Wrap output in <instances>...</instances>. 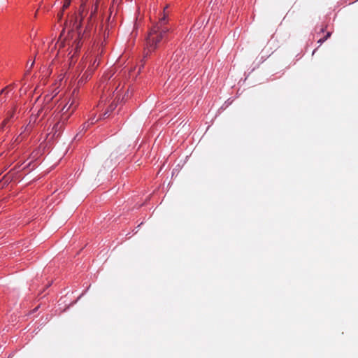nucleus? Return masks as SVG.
Listing matches in <instances>:
<instances>
[{
  "label": "nucleus",
  "mask_w": 358,
  "mask_h": 358,
  "mask_svg": "<svg viewBox=\"0 0 358 358\" xmlns=\"http://www.w3.org/2000/svg\"><path fill=\"white\" fill-rule=\"evenodd\" d=\"M324 31V27H322V28L321 29V31H322V32H323Z\"/></svg>",
  "instance_id": "15"
},
{
  "label": "nucleus",
  "mask_w": 358,
  "mask_h": 358,
  "mask_svg": "<svg viewBox=\"0 0 358 358\" xmlns=\"http://www.w3.org/2000/svg\"><path fill=\"white\" fill-rule=\"evenodd\" d=\"M64 10H62V11H60V12H59V13H57V17H58V19H59V20H61V19H62V16H63V14H64Z\"/></svg>",
  "instance_id": "11"
},
{
  "label": "nucleus",
  "mask_w": 358,
  "mask_h": 358,
  "mask_svg": "<svg viewBox=\"0 0 358 358\" xmlns=\"http://www.w3.org/2000/svg\"><path fill=\"white\" fill-rule=\"evenodd\" d=\"M316 50H317V49H315V50H313V55H314V54H315V52H316Z\"/></svg>",
  "instance_id": "14"
},
{
  "label": "nucleus",
  "mask_w": 358,
  "mask_h": 358,
  "mask_svg": "<svg viewBox=\"0 0 358 358\" xmlns=\"http://www.w3.org/2000/svg\"><path fill=\"white\" fill-rule=\"evenodd\" d=\"M78 105V101L74 96L69 97L66 104L62 108L63 112L62 118L66 121L69 115L74 112Z\"/></svg>",
  "instance_id": "3"
},
{
  "label": "nucleus",
  "mask_w": 358,
  "mask_h": 358,
  "mask_svg": "<svg viewBox=\"0 0 358 358\" xmlns=\"http://www.w3.org/2000/svg\"><path fill=\"white\" fill-rule=\"evenodd\" d=\"M168 6L164 7L162 16L159 21L153 26L148 33L146 38V49L144 57H148V54L159 48L164 40L167 37L169 31L171 30V26L169 24L168 13L166 9Z\"/></svg>",
  "instance_id": "2"
},
{
  "label": "nucleus",
  "mask_w": 358,
  "mask_h": 358,
  "mask_svg": "<svg viewBox=\"0 0 358 358\" xmlns=\"http://www.w3.org/2000/svg\"><path fill=\"white\" fill-rule=\"evenodd\" d=\"M331 35V32H327V34L323 37L320 38L317 41V43L320 45H322L326 40H327Z\"/></svg>",
  "instance_id": "8"
},
{
  "label": "nucleus",
  "mask_w": 358,
  "mask_h": 358,
  "mask_svg": "<svg viewBox=\"0 0 358 358\" xmlns=\"http://www.w3.org/2000/svg\"><path fill=\"white\" fill-rule=\"evenodd\" d=\"M117 107V103L115 101H113L108 107L106 108L105 112L99 115V119H106L109 117L113 113V111Z\"/></svg>",
  "instance_id": "6"
},
{
  "label": "nucleus",
  "mask_w": 358,
  "mask_h": 358,
  "mask_svg": "<svg viewBox=\"0 0 358 358\" xmlns=\"http://www.w3.org/2000/svg\"><path fill=\"white\" fill-rule=\"evenodd\" d=\"M99 66V63L95 66H92V56L90 55H87L85 57H83L81 62L79 64V68L81 69V70H83L85 68L87 67L86 71L90 70V74L92 75L96 68Z\"/></svg>",
  "instance_id": "4"
},
{
  "label": "nucleus",
  "mask_w": 358,
  "mask_h": 358,
  "mask_svg": "<svg viewBox=\"0 0 358 358\" xmlns=\"http://www.w3.org/2000/svg\"><path fill=\"white\" fill-rule=\"evenodd\" d=\"M71 0H64V4L62 6L63 10H65L66 8H69V6L71 4Z\"/></svg>",
  "instance_id": "9"
},
{
  "label": "nucleus",
  "mask_w": 358,
  "mask_h": 358,
  "mask_svg": "<svg viewBox=\"0 0 358 358\" xmlns=\"http://www.w3.org/2000/svg\"><path fill=\"white\" fill-rule=\"evenodd\" d=\"M99 120H100V119H99V117L98 119H96V118H95V117H91V118L88 120V122H87V124H88V125H89V124H94L96 122H97Z\"/></svg>",
  "instance_id": "10"
},
{
  "label": "nucleus",
  "mask_w": 358,
  "mask_h": 358,
  "mask_svg": "<svg viewBox=\"0 0 358 358\" xmlns=\"http://www.w3.org/2000/svg\"><path fill=\"white\" fill-rule=\"evenodd\" d=\"M80 8L82 10L80 12L79 15L76 17V20L73 25V29L75 28L78 31V33L76 38L73 41L69 47L70 50L68 56L69 57V59L70 60V64H71L73 62H75L76 57L77 56V54L80 51L83 44L84 38H86L89 36V32L90 31L92 27V20L98 10V4L96 3L94 7L92 8L90 15L87 18V24L82 35L80 28L83 25L85 17L83 5H81Z\"/></svg>",
  "instance_id": "1"
},
{
  "label": "nucleus",
  "mask_w": 358,
  "mask_h": 358,
  "mask_svg": "<svg viewBox=\"0 0 358 358\" xmlns=\"http://www.w3.org/2000/svg\"><path fill=\"white\" fill-rule=\"evenodd\" d=\"M42 110H43V108H41V110H38V115H39L41 114Z\"/></svg>",
  "instance_id": "13"
},
{
  "label": "nucleus",
  "mask_w": 358,
  "mask_h": 358,
  "mask_svg": "<svg viewBox=\"0 0 358 358\" xmlns=\"http://www.w3.org/2000/svg\"><path fill=\"white\" fill-rule=\"evenodd\" d=\"M90 70L85 71V73L82 75L78 80V85L84 84L88 79L91 78L92 74H90Z\"/></svg>",
  "instance_id": "7"
},
{
  "label": "nucleus",
  "mask_w": 358,
  "mask_h": 358,
  "mask_svg": "<svg viewBox=\"0 0 358 358\" xmlns=\"http://www.w3.org/2000/svg\"><path fill=\"white\" fill-rule=\"evenodd\" d=\"M17 106L15 105L12 107V108L6 113V116L3 121L1 123V127L2 129L7 126L10 122H13L15 119L17 118L16 117V112H17Z\"/></svg>",
  "instance_id": "5"
},
{
  "label": "nucleus",
  "mask_w": 358,
  "mask_h": 358,
  "mask_svg": "<svg viewBox=\"0 0 358 358\" xmlns=\"http://www.w3.org/2000/svg\"><path fill=\"white\" fill-rule=\"evenodd\" d=\"M60 52H61V50L59 49V51L57 52V54H59Z\"/></svg>",
  "instance_id": "16"
},
{
  "label": "nucleus",
  "mask_w": 358,
  "mask_h": 358,
  "mask_svg": "<svg viewBox=\"0 0 358 358\" xmlns=\"http://www.w3.org/2000/svg\"><path fill=\"white\" fill-rule=\"evenodd\" d=\"M92 59H93L92 58V66H94V65L96 66V65L97 64V63H99V61H98L97 58H95V59H94V61H92Z\"/></svg>",
  "instance_id": "12"
}]
</instances>
